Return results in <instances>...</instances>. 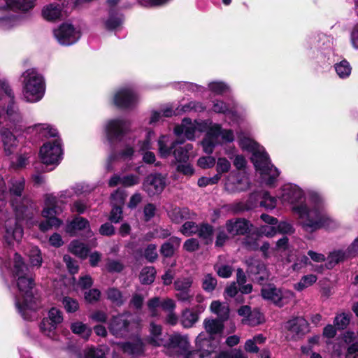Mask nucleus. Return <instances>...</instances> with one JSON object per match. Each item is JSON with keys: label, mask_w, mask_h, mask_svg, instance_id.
I'll list each match as a JSON object with an SVG mask.
<instances>
[{"label": "nucleus", "mask_w": 358, "mask_h": 358, "mask_svg": "<svg viewBox=\"0 0 358 358\" xmlns=\"http://www.w3.org/2000/svg\"><path fill=\"white\" fill-rule=\"evenodd\" d=\"M121 348L124 353L130 355H138L143 351V343L141 339L137 338L134 343H122Z\"/></svg>", "instance_id": "2f4dec72"}, {"label": "nucleus", "mask_w": 358, "mask_h": 358, "mask_svg": "<svg viewBox=\"0 0 358 358\" xmlns=\"http://www.w3.org/2000/svg\"><path fill=\"white\" fill-rule=\"evenodd\" d=\"M227 232L231 236L245 234L249 229V222L245 219L228 220L226 223Z\"/></svg>", "instance_id": "4be33fe9"}, {"label": "nucleus", "mask_w": 358, "mask_h": 358, "mask_svg": "<svg viewBox=\"0 0 358 358\" xmlns=\"http://www.w3.org/2000/svg\"><path fill=\"white\" fill-rule=\"evenodd\" d=\"M213 110L215 113H223L229 117H233L235 115L234 106H227L221 100H217L213 103Z\"/></svg>", "instance_id": "79ce46f5"}, {"label": "nucleus", "mask_w": 358, "mask_h": 358, "mask_svg": "<svg viewBox=\"0 0 358 358\" xmlns=\"http://www.w3.org/2000/svg\"><path fill=\"white\" fill-rule=\"evenodd\" d=\"M62 304L67 313H75L79 308L78 301L70 297H64L62 300Z\"/></svg>", "instance_id": "13d9d810"}, {"label": "nucleus", "mask_w": 358, "mask_h": 358, "mask_svg": "<svg viewBox=\"0 0 358 358\" xmlns=\"http://www.w3.org/2000/svg\"><path fill=\"white\" fill-rule=\"evenodd\" d=\"M335 70L340 78H345L350 75L352 69L348 62L343 60L335 64Z\"/></svg>", "instance_id": "de8ad7c7"}, {"label": "nucleus", "mask_w": 358, "mask_h": 358, "mask_svg": "<svg viewBox=\"0 0 358 358\" xmlns=\"http://www.w3.org/2000/svg\"><path fill=\"white\" fill-rule=\"evenodd\" d=\"M43 17L48 21H55L62 17V8L59 4L50 3L43 7Z\"/></svg>", "instance_id": "cd10ccee"}, {"label": "nucleus", "mask_w": 358, "mask_h": 358, "mask_svg": "<svg viewBox=\"0 0 358 358\" xmlns=\"http://www.w3.org/2000/svg\"><path fill=\"white\" fill-rule=\"evenodd\" d=\"M169 216L172 222L180 223L189 217V211L187 208H175L169 213Z\"/></svg>", "instance_id": "ea45409f"}, {"label": "nucleus", "mask_w": 358, "mask_h": 358, "mask_svg": "<svg viewBox=\"0 0 358 358\" xmlns=\"http://www.w3.org/2000/svg\"><path fill=\"white\" fill-rule=\"evenodd\" d=\"M193 146L192 144H186L183 147L175 148L173 150V155L175 159L178 162H186L189 159V152L192 150Z\"/></svg>", "instance_id": "a19ab883"}, {"label": "nucleus", "mask_w": 358, "mask_h": 358, "mask_svg": "<svg viewBox=\"0 0 358 358\" xmlns=\"http://www.w3.org/2000/svg\"><path fill=\"white\" fill-rule=\"evenodd\" d=\"M238 145L243 151L252 153L251 160L262 180L266 185H271L279 176L280 172L271 164L264 148L253 139L242 136L238 137Z\"/></svg>", "instance_id": "39448f33"}, {"label": "nucleus", "mask_w": 358, "mask_h": 358, "mask_svg": "<svg viewBox=\"0 0 358 358\" xmlns=\"http://www.w3.org/2000/svg\"><path fill=\"white\" fill-rule=\"evenodd\" d=\"M155 134L153 131H149L147 132L146 136L143 140L139 141L137 144V148L139 152H145L150 150L152 147L151 140L154 138Z\"/></svg>", "instance_id": "3c124183"}, {"label": "nucleus", "mask_w": 358, "mask_h": 358, "mask_svg": "<svg viewBox=\"0 0 358 358\" xmlns=\"http://www.w3.org/2000/svg\"><path fill=\"white\" fill-rule=\"evenodd\" d=\"M204 131H206V134L201 145L206 154L213 153L216 145L220 143V136L223 143H231L234 140L232 130L224 129L220 124L213 123L210 120L192 121L189 118H184L181 124L174 129V133L177 136L183 135L188 140L194 139Z\"/></svg>", "instance_id": "7ed1b4c3"}, {"label": "nucleus", "mask_w": 358, "mask_h": 358, "mask_svg": "<svg viewBox=\"0 0 358 358\" xmlns=\"http://www.w3.org/2000/svg\"><path fill=\"white\" fill-rule=\"evenodd\" d=\"M199 314L187 308L183 310L181 316V324L185 328H190L198 321Z\"/></svg>", "instance_id": "e433bc0d"}, {"label": "nucleus", "mask_w": 358, "mask_h": 358, "mask_svg": "<svg viewBox=\"0 0 358 358\" xmlns=\"http://www.w3.org/2000/svg\"><path fill=\"white\" fill-rule=\"evenodd\" d=\"M71 330L73 334L80 335L85 339H88L91 335L92 329L81 322H75L71 324Z\"/></svg>", "instance_id": "58836bf2"}, {"label": "nucleus", "mask_w": 358, "mask_h": 358, "mask_svg": "<svg viewBox=\"0 0 358 358\" xmlns=\"http://www.w3.org/2000/svg\"><path fill=\"white\" fill-rule=\"evenodd\" d=\"M215 158L213 156L201 157L198 159L197 164L203 169H210L215 164Z\"/></svg>", "instance_id": "680f3d73"}, {"label": "nucleus", "mask_w": 358, "mask_h": 358, "mask_svg": "<svg viewBox=\"0 0 358 358\" xmlns=\"http://www.w3.org/2000/svg\"><path fill=\"white\" fill-rule=\"evenodd\" d=\"M260 199V206L266 210H273L276 206V199L271 196L267 192H260L257 195Z\"/></svg>", "instance_id": "a18cd8bd"}, {"label": "nucleus", "mask_w": 358, "mask_h": 358, "mask_svg": "<svg viewBox=\"0 0 358 358\" xmlns=\"http://www.w3.org/2000/svg\"><path fill=\"white\" fill-rule=\"evenodd\" d=\"M350 314L342 313L336 316L334 319V325L338 329H343L345 328L350 323Z\"/></svg>", "instance_id": "603ef678"}, {"label": "nucleus", "mask_w": 358, "mask_h": 358, "mask_svg": "<svg viewBox=\"0 0 358 358\" xmlns=\"http://www.w3.org/2000/svg\"><path fill=\"white\" fill-rule=\"evenodd\" d=\"M138 322L133 319L131 314L126 313L113 317L108 324L110 333L116 337H126L131 332L138 329Z\"/></svg>", "instance_id": "6e6552de"}, {"label": "nucleus", "mask_w": 358, "mask_h": 358, "mask_svg": "<svg viewBox=\"0 0 358 358\" xmlns=\"http://www.w3.org/2000/svg\"><path fill=\"white\" fill-rule=\"evenodd\" d=\"M28 132L36 135L38 138L55 137L57 134L55 128L48 124H36L28 128Z\"/></svg>", "instance_id": "393cba45"}, {"label": "nucleus", "mask_w": 358, "mask_h": 358, "mask_svg": "<svg viewBox=\"0 0 358 358\" xmlns=\"http://www.w3.org/2000/svg\"><path fill=\"white\" fill-rule=\"evenodd\" d=\"M343 342L348 345L345 358H358V341L355 334L347 331L343 337Z\"/></svg>", "instance_id": "a878e982"}, {"label": "nucleus", "mask_w": 358, "mask_h": 358, "mask_svg": "<svg viewBox=\"0 0 358 358\" xmlns=\"http://www.w3.org/2000/svg\"><path fill=\"white\" fill-rule=\"evenodd\" d=\"M129 129V122L124 119H113L105 126L106 136L110 141H120Z\"/></svg>", "instance_id": "2eb2a0df"}, {"label": "nucleus", "mask_w": 358, "mask_h": 358, "mask_svg": "<svg viewBox=\"0 0 358 358\" xmlns=\"http://www.w3.org/2000/svg\"><path fill=\"white\" fill-rule=\"evenodd\" d=\"M224 189L231 193L247 190L250 187L248 178L239 173L231 172L223 179Z\"/></svg>", "instance_id": "4468645a"}, {"label": "nucleus", "mask_w": 358, "mask_h": 358, "mask_svg": "<svg viewBox=\"0 0 358 358\" xmlns=\"http://www.w3.org/2000/svg\"><path fill=\"white\" fill-rule=\"evenodd\" d=\"M144 256L148 262L155 261L158 257L157 246L154 244L149 245L145 250Z\"/></svg>", "instance_id": "338daca9"}, {"label": "nucleus", "mask_w": 358, "mask_h": 358, "mask_svg": "<svg viewBox=\"0 0 358 358\" xmlns=\"http://www.w3.org/2000/svg\"><path fill=\"white\" fill-rule=\"evenodd\" d=\"M23 99L31 103L40 101L44 96L45 84L43 76L36 69L24 71L21 76Z\"/></svg>", "instance_id": "423d86ee"}, {"label": "nucleus", "mask_w": 358, "mask_h": 358, "mask_svg": "<svg viewBox=\"0 0 358 358\" xmlns=\"http://www.w3.org/2000/svg\"><path fill=\"white\" fill-rule=\"evenodd\" d=\"M211 312L216 314L220 318L225 320L229 316V306L219 301H213L210 306Z\"/></svg>", "instance_id": "c9c22d12"}, {"label": "nucleus", "mask_w": 358, "mask_h": 358, "mask_svg": "<svg viewBox=\"0 0 358 358\" xmlns=\"http://www.w3.org/2000/svg\"><path fill=\"white\" fill-rule=\"evenodd\" d=\"M156 270L153 266L143 268L140 273V280L143 284H151L155 278Z\"/></svg>", "instance_id": "c03bdc74"}, {"label": "nucleus", "mask_w": 358, "mask_h": 358, "mask_svg": "<svg viewBox=\"0 0 358 358\" xmlns=\"http://www.w3.org/2000/svg\"><path fill=\"white\" fill-rule=\"evenodd\" d=\"M35 0H8L7 6L13 9L27 11L34 8Z\"/></svg>", "instance_id": "4c0bfd02"}, {"label": "nucleus", "mask_w": 358, "mask_h": 358, "mask_svg": "<svg viewBox=\"0 0 358 358\" xmlns=\"http://www.w3.org/2000/svg\"><path fill=\"white\" fill-rule=\"evenodd\" d=\"M122 22V18L120 16L110 15L108 18L104 21L106 29L108 30L115 29L119 27Z\"/></svg>", "instance_id": "6e6d98bb"}, {"label": "nucleus", "mask_w": 358, "mask_h": 358, "mask_svg": "<svg viewBox=\"0 0 358 358\" xmlns=\"http://www.w3.org/2000/svg\"><path fill=\"white\" fill-rule=\"evenodd\" d=\"M248 271L251 274L255 275V280L259 283H262L267 280L269 276L268 271L264 264L258 260H253L250 263Z\"/></svg>", "instance_id": "5701e85b"}, {"label": "nucleus", "mask_w": 358, "mask_h": 358, "mask_svg": "<svg viewBox=\"0 0 358 358\" xmlns=\"http://www.w3.org/2000/svg\"><path fill=\"white\" fill-rule=\"evenodd\" d=\"M57 41L64 45L75 43L80 38V32L69 23H64L54 31Z\"/></svg>", "instance_id": "f3484780"}, {"label": "nucleus", "mask_w": 358, "mask_h": 358, "mask_svg": "<svg viewBox=\"0 0 358 358\" xmlns=\"http://www.w3.org/2000/svg\"><path fill=\"white\" fill-rule=\"evenodd\" d=\"M149 334L146 338L148 343L154 346L164 345L162 327L160 324L150 322L149 325Z\"/></svg>", "instance_id": "b1692460"}, {"label": "nucleus", "mask_w": 358, "mask_h": 358, "mask_svg": "<svg viewBox=\"0 0 358 358\" xmlns=\"http://www.w3.org/2000/svg\"><path fill=\"white\" fill-rule=\"evenodd\" d=\"M317 276L313 274L304 275L299 282L294 285V287L297 291H302L313 285L317 281Z\"/></svg>", "instance_id": "49530a36"}, {"label": "nucleus", "mask_w": 358, "mask_h": 358, "mask_svg": "<svg viewBox=\"0 0 358 358\" xmlns=\"http://www.w3.org/2000/svg\"><path fill=\"white\" fill-rule=\"evenodd\" d=\"M148 307L152 317L157 316V308L162 307V301L159 297H154L148 301Z\"/></svg>", "instance_id": "0e129e2a"}, {"label": "nucleus", "mask_w": 358, "mask_h": 358, "mask_svg": "<svg viewBox=\"0 0 358 358\" xmlns=\"http://www.w3.org/2000/svg\"><path fill=\"white\" fill-rule=\"evenodd\" d=\"M164 346L168 350H176L177 352L184 355L187 352L189 348V342L186 336L175 334L170 336L167 345Z\"/></svg>", "instance_id": "aec40b11"}, {"label": "nucleus", "mask_w": 358, "mask_h": 358, "mask_svg": "<svg viewBox=\"0 0 358 358\" xmlns=\"http://www.w3.org/2000/svg\"><path fill=\"white\" fill-rule=\"evenodd\" d=\"M217 285L216 279L210 274H206L203 280L202 287L206 292H212Z\"/></svg>", "instance_id": "052dcab7"}, {"label": "nucleus", "mask_w": 358, "mask_h": 358, "mask_svg": "<svg viewBox=\"0 0 358 358\" xmlns=\"http://www.w3.org/2000/svg\"><path fill=\"white\" fill-rule=\"evenodd\" d=\"M30 263L34 266H40L42 263L41 251L37 247H32L29 252Z\"/></svg>", "instance_id": "864d4df0"}, {"label": "nucleus", "mask_w": 358, "mask_h": 358, "mask_svg": "<svg viewBox=\"0 0 358 358\" xmlns=\"http://www.w3.org/2000/svg\"><path fill=\"white\" fill-rule=\"evenodd\" d=\"M196 345L198 350H188L183 355L184 358H210V355L215 348L212 341L204 333L198 335L196 338Z\"/></svg>", "instance_id": "f8f14e48"}, {"label": "nucleus", "mask_w": 358, "mask_h": 358, "mask_svg": "<svg viewBox=\"0 0 358 358\" xmlns=\"http://www.w3.org/2000/svg\"><path fill=\"white\" fill-rule=\"evenodd\" d=\"M169 136L162 135L158 140L159 152L162 157H168L172 149H174L178 144L182 143L181 141H176L171 143V146H169Z\"/></svg>", "instance_id": "c756f323"}, {"label": "nucleus", "mask_w": 358, "mask_h": 358, "mask_svg": "<svg viewBox=\"0 0 358 358\" xmlns=\"http://www.w3.org/2000/svg\"><path fill=\"white\" fill-rule=\"evenodd\" d=\"M203 327L210 338L213 336L220 334L223 329L222 323L215 319H205L203 321Z\"/></svg>", "instance_id": "7c9ffc66"}, {"label": "nucleus", "mask_w": 358, "mask_h": 358, "mask_svg": "<svg viewBox=\"0 0 358 358\" xmlns=\"http://www.w3.org/2000/svg\"><path fill=\"white\" fill-rule=\"evenodd\" d=\"M358 255V237L348 247L345 251L336 250L331 252L327 258V268H331L335 264L344 260L345 258Z\"/></svg>", "instance_id": "a211bd4d"}, {"label": "nucleus", "mask_w": 358, "mask_h": 358, "mask_svg": "<svg viewBox=\"0 0 358 358\" xmlns=\"http://www.w3.org/2000/svg\"><path fill=\"white\" fill-rule=\"evenodd\" d=\"M58 212L56 198L53 196H47L45 200V207L42 211V216L46 220L39 224L41 231H45L52 227H58L61 225L62 222L55 217Z\"/></svg>", "instance_id": "1a4fd4ad"}, {"label": "nucleus", "mask_w": 358, "mask_h": 358, "mask_svg": "<svg viewBox=\"0 0 358 358\" xmlns=\"http://www.w3.org/2000/svg\"><path fill=\"white\" fill-rule=\"evenodd\" d=\"M106 297L113 304L120 306L127 301V296H124L118 289L110 287L106 292Z\"/></svg>", "instance_id": "473e14b6"}, {"label": "nucleus", "mask_w": 358, "mask_h": 358, "mask_svg": "<svg viewBox=\"0 0 358 358\" xmlns=\"http://www.w3.org/2000/svg\"><path fill=\"white\" fill-rule=\"evenodd\" d=\"M198 235L200 238L205 240L208 243L212 241L213 227L209 224H203L198 228Z\"/></svg>", "instance_id": "5fc2aeb1"}, {"label": "nucleus", "mask_w": 358, "mask_h": 358, "mask_svg": "<svg viewBox=\"0 0 358 358\" xmlns=\"http://www.w3.org/2000/svg\"><path fill=\"white\" fill-rule=\"evenodd\" d=\"M63 320L62 312L59 308L52 307L48 311V317L44 318L41 322L40 329L47 336L52 337L56 328Z\"/></svg>", "instance_id": "ddd939ff"}, {"label": "nucleus", "mask_w": 358, "mask_h": 358, "mask_svg": "<svg viewBox=\"0 0 358 358\" xmlns=\"http://www.w3.org/2000/svg\"><path fill=\"white\" fill-rule=\"evenodd\" d=\"M62 150L59 139L48 141L40 149V157L45 164L57 165L62 159Z\"/></svg>", "instance_id": "9b49d317"}, {"label": "nucleus", "mask_w": 358, "mask_h": 358, "mask_svg": "<svg viewBox=\"0 0 358 358\" xmlns=\"http://www.w3.org/2000/svg\"><path fill=\"white\" fill-rule=\"evenodd\" d=\"M216 175L221 179L222 174L227 173L231 167V162L224 157H218L215 162Z\"/></svg>", "instance_id": "37998d69"}, {"label": "nucleus", "mask_w": 358, "mask_h": 358, "mask_svg": "<svg viewBox=\"0 0 358 358\" xmlns=\"http://www.w3.org/2000/svg\"><path fill=\"white\" fill-rule=\"evenodd\" d=\"M11 262L5 263V266L10 268L17 277V286L18 293L15 296V306L18 313L26 320L37 318L36 309L38 307L37 300L33 296V279L29 273L27 266L22 261V258L15 253Z\"/></svg>", "instance_id": "20e7f679"}, {"label": "nucleus", "mask_w": 358, "mask_h": 358, "mask_svg": "<svg viewBox=\"0 0 358 358\" xmlns=\"http://www.w3.org/2000/svg\"><path fill=\"white\" fill-rule=\"evenodd\" d=\"M166 185L165 178L161 174H150L143 183V189L150 196L160 194Z\"/></svg>", "instance_id": "6ab92c4d"}, {"label": "nucleus", "mask_w": 358, "mask_h": 358, "mask_svg": "<svg viewBox=\"0 0 358 358\" xmlns=\"http://www.w3.org/2000/svg\"><path fill=\"white\" fill-rule=\"evenodd\" d=\"M262 296L264 299L269 300L280 307L288 303L294 298V294L292 291L278 289L272 285L262 287Z\"/></svg>", "instance_id": "9d476101"}, {"label": "nucleus", "mask_w": 358, "mask_h": 358, "mask_svg": "<svg viewBox=\"0 0 358 358\" xmlns=\"http://www.w3.org/2000/svg\"><path fill=\"white\" fill-rule=\"evenodd\" d=\"M287 328L297 336H301L308 331V322L303 317H296L287 323Z\"/></svg>", "instance_id": "bb28decb"}, {"label": "nucleus", "mask_w": 358, "mask_h": 358, "mask_svg": "<svg viewBox=\"0 0 358 358\" xmlns=\"http://www.w3.org/2000/svg\"><path fill=\"white\" fill-rule=\"evenodd\" d=\"M180 239L177 237H171L164 243L160 249V252L164 257H171L173 255L176 248L180 246Z\"/></svg>", "instance_id": "f704fd0d"}, {"label": "nucleus", "mask_w": 358, "mask_h": 358, "mask_svg": "<svg viewBox=\"0 0 358 358\" xmlns=\"http://www.w3.org/2000/svg\"><path fill=\"white\" fill-rule=\"evenodd\" d=\"M262 315L259 310L252 311L248 317L242 320V323L250 326H256L262 322Z\"/></svg>", "instance_id": "8fccbe9b"}, {"label": "nucleus", "mask_w": 358, "mask_h": 358, "mask_svg": "<svg viewBox=\"0 0 358 358\" xmlns=\"http://www.w3.org/2000/svg\"><path fill=\"white\" fill-rule=\"evenodd\" d=\"M170 234L171 233L166 229H156L154 230V231L146 234L145 235L144 239L145 241H150L151 239L156 238H165Z\"/></svg>", "instance_id": "bf43d9fd"}, {"label": "nucleus", "mask_w": 358, "mask_h": 358, "mask_svg": "<svg viewBox=\"0 0 358 358\" xmlns=\"http://www.w3.org/2000/svg\"><path fill=\"white\" fill-rule=\"evenodd\" d=\"M138 96L131 87H125L117 90L113 98L115 105L122 108L133 107L138 101Z\"/></svg>", "instance_id": "dca6fc26"}, {"label": "nucleus", "mask_w": 358, "mask_h": 358, "mask_svg": "<svg viewBox=\"0 0 358 358\" xmlns=\"http://www.w3.org/2000/svg\"><path fill=\"white\" fill-rule=\"evenodd\" d=\"M83 358H105V352L102 349L91 348L85 351Z\"/></svg>", "instance_id": "774afa93"}, {"label": "nucleus", "mask_w": 358, "mask_h": 358, "mask_svg": "<svg viewBox=\"0 0 358 358\" xmlns=\"http://www.w3.org/2000/svg\"><path fill=\"white\" fill-rule=\"evenodd\" d=\"M0 136L5 153L7 155L13 153L18 144L15 136L8 129L2 127L0 129Z\"/></svg>", "instance_id": "412c9836"}, {"label": "nucleus", "mask_w": 358, "mask_h": 358, "mask_svg": "<svg viewBox=\"0 0 358 358\" xmlns=\"http://www.w3.org/2000/svg\"><path fill=\"white\" fill-rule=\"evenodd\" d=\"M69 250L78 257L85 259L87 257L89 248L83 243L75 240L69 244Z\"/></svg>", "instance_id": "72a5a7b5"}, {"label": "nucleus", "mask_w": 358, "mask_h": 358, "mask_svg": "<svg viewBox=\"0 0 358 358\" xmlns=\"http://www.w3.org/2000/svg\"><path fill=\"white\" fill-rule=\"evenodd\" d=\"M208 89L216 94H222L230 91V87L225 83L214 81L208 84Z\"/></svg>", "instance_id": "09e8293b"}, {"label": "nucleus", "mask_w": 358, "mask_h": 358, "mask_svg": "<svg viewBox=\"0 0 358 358\" xmlns=\"http://www.w3.org/2000/svg\"><path fill=\"white\" fill-rule=\"evenodd\" d=\"M305 196L304 191L292 183L283 185L278 196L282 204L292 206L304 231L313 232L322 228L331 229L338 227V222L326 212L325 201L320 193L315 191L308 193L309 205L303 202Z\"/></svg>", "instance_id": "f03ea898"}, {"label": "nucleus", "mask_w": 358, "mask_h": 358, "mask_svg": "<svg viewBox=\"0 0 358 358\" xmlns=\"http://www.w3.org/2000/svg\"><path fill=\"white\" fill-rule=\"evenodd\" d=\"M192 285L191 278H178L174 282V288L177 291L189 290Z\"/></svg>", "instance_id": "4d7b16f0"}, {"label": "nucleus", "mask_w": 358, "mask_h": 358, "mask_svg": "<svg viewBox=\"0 0 358 358\" xmlns=\"http://www.w3.org/2000/svg\"><path fill=\"white\" fill-rule=\"evenodd\" d=\"M140 182V178L137 175L129 174L122 177L121 185L124 187H131L138 185Z\"/></svg>", "instance_id": "e2e57ef3"}, {"label": "nucleus", "mask_w": 358, "mask_h": 358, "mask_svg": "<svg viewBox=\"0 0 358 358\" xmlns=\"http://www.w3.org/2000/svg\"><path fill=\"white\" fill-rule=\"evenodd\" d=\"M24 188L23 178L11 179L9 191L0 176V220H5L3 240L8 246L19 243L23 236V229L20 222H24L31 227L36 224L34 220V208L27 198H22Z\"/></svg>", "instance_id": "f257e3e1"}, {"label": "nucleus", "mask_w": 358, "mask_h": 358, "mask_svg": "<svg viewBox=\"0 0 358 358\" xmlns=\"http://www.w3.org/2000/svg\"><path fill=\"white\" fill-rule=\"evenodd\" d=\"M21 120L13 90L6 81L0 80V124L3 121L15 124Z\"/></svg>", "instance_id": "0eeeda50"}, {"label": "nucleus", "mask_w": 358, "mask_h": 358, "mask_svg": "<svg viewBox=\"0 0 358 358\" xmlns=\"http://www.w3.org/2000/svg\"><path fill=\"white\" fill-rule=\"evenodd\" d=\"M125 194L123 190L117 189L111 194V202L113 206H121L125 200Z\"/></svg>", "instance_id": "69168bd1"}, {"label": "nucleus", "mask_w": 358, "mask_h": 358, "mask_svg": "<svg viewBox=\"0 0 358 358\" xmlns=\"http://www.w3.org/2000/svg\"><path fill=\"white\" fill-rule=\"evenodd\" d=\"M89 227V222L86 219L82 217H76L72 222L67 224L66 231L71 236H75L78 231L88 229Z\"/></svg>", "instance_id": "c85d7f7f"}]
</instances>
